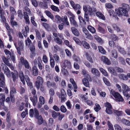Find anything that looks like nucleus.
Wrapping results in <instances>:
<instances>
[{
  "instance_id": "obj_1",
  "label": "nucleus",
  "mask_w": 130,
  "mask_h": 130,
  "mask_svg": "<svg viewBox=\"0 0 130 130\" xmlns=\"http://www.w3.org/2000/svg\"><path fill=\"white\" fill-rule=\"evenodd\" d=\"M115 10L116 13L119 17L122 15L127 17L128 15L127 11L121 7H119L118 9H116Z\"/></svg>"
},
{
  "instance_id": "obj_2",
  "label": "nucleus",
  "mask_w": 130,
  "mask_h": 130,
  "mask_svg": "<svg viewBox=\"0 0 130 130\" xmlns=\"http://www.w3.org/2000/svg\"><path fill=\"white\" fill-rule=\"evenodd\" d=\"M22 64L24 65L25 68L28 69L29 68L30 66L27 60H25L23 57H21L20 58V62H19V67L21 68L22 67Z\"/></svg>"
},
{
  "instance_id": "obj_3",
  "label": "nucleus",
  "mask_w": 130,
  "mask_h": 130,
  "mask_svg": "<svg viewBox=\"0 0 130 130\" xmlns=\"http://www.w3.org/2000/svg\"><path fill=\"white\" fill-rule=\"evenodd\" d=\"M110 93L119 101H123V98L120 94L118 92H115L113 90H111Z\"/></svg>"
},
{
  "instance_id": "obj_4",
  "label": "nucleus",
  "mask_w": 130,
  "mask_h": 130,
  "mask_svg": "<svg viewBox=\"0 0 130 130\" xmlns=\"http://www.w3.org/2000/svg\"><path fill=\"white\" fill-rule=\"evenodd\" d=\"M43 79L40 76H38L36 82L35 86L38 89H39L40 85L42 84L43 83Z\"/></svg>"
},
{
  "instance_id": "obj_5",
  "label": "nucleus",
  "mask_w": 130,
  "mask_h": 130,
  "mask_svg": "<svg viewBox=\"0 0 130 130\" xmlns=\"http://www.w3.org/2000/svg\"><path fill=\"white\" fill-rule=\"evenodd\" d=\"M11 74L13 82H16L19 78V74L18 72L16 70H14L13 72H11Z\"/></svg>"
},
{
  "instance_id": "obj_6",
  "label": "nucleus",
  "mask_w": 130,
  "mask_h": 130,
  "mask_svg": "<svg viewBox=\"0 0 130 130\" xmlns=\"http://www.w3.org/2000/svg\"><path fill=\"white\" fill-rule=\"evenodd\" d=\"M71 64L70 61L65 60L62 62L61 66L62 68H65L67 67L68 68H71Z\"/></svg>"
},
{
  "instance_id": "obj_7",
  "label": "nucleus",
  "mask_w": 130,
  "mask_h": 130,
  "mask_svg": "<svg viewBox=\"0 0 130 130\" xmlns=\"http://www.w3.org/2000/svg\"><path fill=\"white\" fill-rule=\"evenodd\" d=\"M69 14L71 16V17L70 18V20L71 23L75 27L77 26V22L75 20L74 15L70 12H69Z\"/></svg>"
},
{
  "instance_id": "obj_8",
  "label": "nucleus",
  "mask_w": 130,
  "mask_h": 130,
  "mask_svg": "<svg viewBox=\"0 0 130 130\" xmlns=\"http://www.w3.org/2000/svg\"><path fill=\"white\" fill-rule=\"evenodd\" d=\"M3 70L4 73L8 77H9L11 76L10 71L8 67L5 65L4 64Z\"/></svg>"
},
{
  "instance_id": "obj_9",
  "label": "nucleus",
  "mask_w": 130,
  "mask_h": 130,
  "mask_svg": "<svg viewBox=\"0 0 130 130\" xmlns=\"http://www.w3.org/2000/svg\"><path fill=\"white\" fill-rule=\"evenodd\" d=\"M19 46H17L16 44L14 43V45L17 49L18 53L21 54V51L23 49V46L22 45V43L21 42H18Z\"/></svg>"
},
{
  "instance_id": "obj_10",
  "label": "nucleus",
  "mask_w": 130,
  "mask_h": 130,
  "mask_svg": "<svg viewBox=\"0 0 130 130\" xmlns=\"http://www.w3.org/2000/svg\"><path fill=\"white\" fill-rule=\"evenodd\" d=\"M70 3L73 8L75 10L79 9L81 8V7L78 4H75L74 2L72 1H70Z\"/></svg>"
},
{
  "instance_id": "obj_11",
  "label": "nucleus",
  "mask_w": 130,
  "mask_h": 130,
  "mask_svg": "<svg viewBox=\"0 0 130 130\" xmlns=\"http://www.w3.org/2000/svg\"><path fill=\"white\" fill-rule=\"evenodd\" d=\"M107 69L108 71L113 75L116 76H118V74L115 71V69H114L111 67H108Z\"/></svg>"
},
{
  "instance_id": "obj_12",
  "label": "nucleus",
  "mask_w": 130,
  "mask_h": 130,
  "mask_svg": "<svg viewBox=\"0 0 130 130\" xmlns=\"http://www.w3.org/2000/svg\"><path fill=\"white\" fill-rule=\"evenodd\" d=\"M121 85L122 88L123 93L130 91V89L126 84L122 83Z\"/></svg>"
},
{
  "instance_id": "obj_13",
  "label": "nucleus",
  "mask_w": 130,
  "mask_h": 130,
  "mask_svg": "<svg viewBox=\"0 0 130 130\" xmlns=\"http://www.w3.org/2000/svg\"><path fill=\"white\" fill-rule=\"evenodd\" d=\"M101 58L102 60L105 64L107 65H110L111 64L110 60L106 56H102Z\"/></svg>"
},
{
  "instance_id": "obj_14",
  "label": "nucleus",
  "mask_w": 130,
  "mask_h": 130,
  "mask_svg": "<svg viewBox=\"0 0 130 130\" xmlns=\"http://www.w3.org/2000/svg\"><path fill=\"white\" fill-rule=\"evenodd\" d=\"M5 99V95L2 94H0V103L2 106H4V102Z\"/></svg>"
},
{
  "instance_id": "obj_15",
  "label": "nucleus",
  "mask_w": 130,
  "mask_h": 130,
  "mask_svg": "<svg viewBox=\"0 0 130 130\" xmlns=\"http://www.w3.org/2000/svg\"><path fill=\"white\" fill-rule=\"evenodd\" d=\"M96 16L100 19L105 20V18L104 15L101 12L98 11L96 13Z\"/></svg>"
},
{
  "instance_id": "obj_16",
  "label": "nucleus",
  "mask_w": 130,
  "mask_h": 130,
  "mask_svg": "<svg viewBox=\"0 0 130 130\" xmlns=\"http://www.w3.org/2000/svg\"><path fill=\"white\" fill-rule=\"evenodd\" d=\"M19 76L21 81L22 82L23 85H25V83L24 80V77L23 73L22 71H20V72Z\"/></svg>"
},
{
  "instance_id": "obj_17",
  "label": "nucleus",
  "mask_w": 130,
  "mask_h": 130,
  "mask_svg": "<svg viewBox=\"0 0 130 130\" xmlns=\"http://www.w3.org/2000/svg\"><path fill=\"white\" fill-rule=\"evenodd\" d=\"M92 73L95 75L99 76H100V73L98 70L95 68H92L91 69Z\"/></svg>"
},
{
  "instance_id": "obj_18",
  "label": "nucleus",
  "mask_w": 130,
  "mask_h": 130,
  "mask_svg": "<svg viewBox=\"0 0 130 130\" xmlns=\"http://www.w3.org/2000/svg\"><path fill=\"white\" fill-rule=\"evenodd\" d=\"M61 20L63 23L66 24L67 26L69 25V23L68 21V18L66 16L62 17L61 18Z\"/></svg>"
},
{
  "instance_id": "obj_19",
  "label": "nucleus",
  "mask_w": 130,
  "mask_h": 130,
  "mask_svg": "<svg viewBox=\"0 0 130 130\" xmlns=\"http://www.w3.org/2000/svg\"><path fill=\"white\" fill-rule=\"evenodd\" d=\"M121 6L122 7H121L122 8L125 10L127 12L129 11L130 9V7L128 4L123 3L121 4Z\"/></svg>"
},
{
  "instance_id": "obj_20",
  "label": "nucleus",
  "mask_w": 130,
  "mask_h": 130,
  "mask_svg": "<svg viewBox=\"0 0 130 130\" xmlns=\"http://www.w3.org/2000/svg\"><path fill=\"white\" fill-rule=\"evenodd\" d=\"M87 60L90 62L92 63H94L93 60V59L91 55L87 53H86L85 54Z\"/></svg>"
},
{
  "instance_id": "obj_21",
  "label": "nucleus",
  "mask_w": 130,
  "mask_h": 130,
  "mask_svg": "<svg viewBox=\"0 0 130 130\" xmlns=\"http://www.w3.org/2000/svg\"><path fill=\"white\" fill-rule=\"evenodd\" d=\"M73 34L76 36H78L79 33L78 30L74 27H72L71 28Z\"/></svg>"
},
{
  "instance_id": "obj_22",
  "label": "nucleus",
  "mask_w": 130,
  "mask_h": 130,
  "mask_svg": "<svg viewBox=\"0 0 130 130\" xmlns=\"http://www.w3.org/2000/svg\"><path fill=\"white\" fill-rule=\"evenodd\" d=\"M30 100L32 102L33 105L35 106L36 105V103L37 102V99L36 96L35 95L33 97H30Z\"/></svg>"
},
{
  "instance_id": "obj_23",
  "label": "nucleus",
  "mask_w": 130,
  "mask_h": 130,
  "mask_svg": "<svg viewBox=\"0 0 130 130\" xmlns=\"http://www.w3.org/2000/svg\"><path fill=\"white\" fill-rule=\"evenodd\" d=\"M81 43L84 48L87 49H89L90 48L89 44L86 41L84 40L82 41Z\"/></svg>"
},
{
  "instance_id": "obj_24",
  "label": "nucleus",
  "mask_w": 130,
  "mask_h": 130,
  "mask_svg": "<svg viewBox=\"0 0 130 130\" xmlns=\"http://www.w3.org/2000/svg\"><path fill=\"white\" fill-rule=\"evenodd\" d=\"M119 77L120 79L123 80H126L128 79L126 75L123 73H120L119 74Z\"/></svg>"
},
{
  "instance_id": "obj_25",
  "label": "nucleus",
  "mask_w": 130,
  "mask_h": 130,
  "mask_svg": "<svg viewBox=\"0 0 130 130\" xmlns=\"http://www.w3.org/2000/svg\"><path fill=\"white\" fill-rule=\"evenodd\" d=\"M42 63V60L41 58L40 57H39L37 58H36L34 61V63L35 65Z\"/></svg>"
},
{
  "instance_id": "obj_26",
  "label": "nucleus",
  "mask_w": 130,
  "mask_h": 130,
  "mask_svg": "<svg viewBox=\"0 0 130 130\" xmlns=\"http://www.w3.org/2000/svg\"><path fill=\"white\" fill-rule=\"evenodd\" d=\"M60 115L59 112H56L54 111H53L51 112L52 117L54 119H56Z\"/></svg>"
},
{
  "instance_id": "obj_27",
  "label": "nucleus",
  "mask_w": 130,
  "mask_h": 130,
  "mask_svg": "<svg viewBox=\"0 0 130 130\" xmlns=\"http://www.w3.org/2000/svg\"><path fill=\"white\" fill-rule=\"evenodd\" d=\"M54 38V41L56 43L59 45L62 44V42L61 39L59 37Z\"/></svg>"
},
{
  "instance_id": "obj_28",
  "label": "nucleus",
  "mask_w": 130,
  "mask_h": 130,
  "mask_svg": "<svg viewBox=\"0 0 130 130\" xmlns=\"http://www.w3.org/2000/svg\"><path fill=\"white\" fill-rule=\"evenodd\" d=\"M121 121L126 125L128 126H130V122L129 120H127L124 118H123L121 120Z\"/></svg>"
},
{
  "instance_id": "obj_29",
  "label": "nucleus",
  "mask_w": 130,
  "mask_h": 130,
  "mask_svg": "<svg viewBox=\"0 0 130 130\" xmlns=\"http://www.w3.org/2000/svg\"><path fill=\"white\" fill-rule=\"evenodd\" d=\"M83 83L86 87H89V84L88 80L86 78H84L83 79Z\"/></svg>"
},
{
  "instance_id": "obj_30",
  "label": "nucleus",
  "mask_w": 130,
  "mask_h": 130,
  "mask_svg": "<svg viewBox=\"0 0 130 130\" xmlns=\"http://www.w3.org/2000/svg\"><path fill=\"white\" fill-rule=\"evenodd\" d=\"M2 58L4 62L7 65L9 63L8 61L10 59L9 56L8 57V59H7L5 56H2Z\"/></svg>"
},
{
  "instance_id": "obj_31",
  "label": "nucleus",
  "mask_w": 130,
  "mask_h": 130,
  "mask_svg": "<svg viewBox=\"0 0 130 130\" xmlns=\"http://www.w3.org/2000/svg\"><path fill=\"white\" fill-rule=\"evenodd\" d=\"M33 74L35 76L38 75V69L36 67L34 66L32 68Z\"/></svg>"
},
{
  "instance_id": "obj_32",
  "label": "nucleus",
  "mask_w": 130,
  "mask_h": 130,
  "mask_svg": "<svg viewBox=\"0 0 130 130\" xmlns=\"http://www.w3.org/2000/svg\"><path fill=\"white\" fill-rule=\"evenodd\" d=\"M87 28L92 33L94 34L95 32L96 31L95 28L91 26H89Z\"/></svg>"
},
{
  "instance_id": "obj_33",
  "label": "nucleus",
  "mask_w": 130,
  "mask_h": 130,
  "mask_svg": "<svg viewBox=\"0 0 130 130\" xmlns=\"http://www.w3.org/2000/svg\"><path fill=\"white\" fill-rule=\"evenodd\" d=\"M99 69L101 72L104 76L107 77L108 76V73L104 69L102 68H100Z\"/></svg>"
},
{
  "instance_id": "obj_34",
  "label": "nucleus",
  "mask_w": 130,
  "mask_h": 130,
  "mask_svg": "<svg viewBox=\"0 0 130 130\" xmlns=\"http://www.w3.org/2000/svg\"><path fill=\"white\" fill-rule=\"evenodd\" d=\"M36 118L38 120L39 124H41L43 121V119L42 116L41 115L39 116V115Z\"/></svg>"
},
{
  "instance_id": "obj_35",
  "label": "nucleus",
  "mask_w": 130,
  "mask_h": 130,
  "mask_svg": "<svg viewBox=\"0 0 130 130\" xmlns=\"http://www.w3.org/2000/svg\"><path fill=\"white\" fill-rule=\"evenodd\" d=\"M70 81L73 85L74 89H77V85L74 79L73 78H71L70 79Z\"/></svg>"
},
{
  "instance_id": "obj_36",
  "label": "nucleus",
  "mask_w": 130,
  "mask_h": 130,
  "mask_svg": "<svg viewBox=\"0 0 130 130\" xmlns=\"http://www.w3.org/2000/svg\"><path fill=\"white\" fill-rule=\"evenodd\" d=\"M112 57L115 58H117L118 54L117 52L115 50H113L112 51Z\"/></svg>"
},
{
  "instance_id": "obj_37",
  "label": "nucleus",
  "mask_w": 130,
  "mask_h": 130,
  "mask_svg": "<svg viewBox=\"0 0 130 130\" xmlns=\"http://www.w3.org/2000/svg\"><path fill=\"white\" fill-rule=\"evenodd\" d=\"M94 37L95 39L99 43H103V41L97 35H95Z\"/></svg>"
},
{
  "instance_id": "obj_38",
  "label": "nucleus",
  "mask_w": 130,
  "mask_h": 130,
  "mask_svg": "<svg viewBox=\"0 0 130 130\" xmlns=\"http://www.w3.org/2000/svg\"><path fill=\"white\" fill-rule=\"evenodd\" d=\"M45 13L46 15L50 17L52 19H53L54 18L52 14L51 13L48 11H46L45 12Z\"/></svg>"
},
{
  "instance_id": "obj_39",
  "label": "nucleus",
  "mask_w": 130,
  "mask_h": 130,
  "mask_svg": "<svg viewBox=\"0 0 130 130\" xmlns=\"http://www.w3.org/2000/svg\"><path fill=\"white\" fill-rule=\"evenodd\" d=\"M114 126L115 130H123L121 126L118 124H115Z\"/></svg>"
},
{
  "instance_id": "obj_40",
  "label": "nucleus",
  "mask_w": 130,
  "mask_h": 130,
  "mask_svg": "<svg viewBox=\"0 0 130 130\" xmlns=\"http://www.w3.org/2000/svg\"><path fill=\"white\" fill-rule=\"evenodd\" d=\"M43 26L47 30L50 31L51 28L49 25L46 23H44L43 24Z\"/></svg>"
},
{
  "instance_id": "obj_41",
  "label": "nucleus",
  "mask_w": 130,
  "mask_h": 130,
  "mask_svg": "<svg viewBox=\"0 0 130 130\" xmlns=\"http://www.w3.org/2000/svg\"><path fill=\"white\" fill-rule=\"evenodd\" d=\"M51 8L54 11L59 12V9L58 8L54 5H51Z\"/></svg>"
},
{
  "instance_id": "obj_42",
  "label": "nucleus",
  "mask_w": 130,
  "mask_h": 130,
  "mask_svg": "<svg viewBox=\"0 0 130 130\" xmlns=\"http://www.w3.org/2000/svg\"><path fill=\"white\" fill-rule=\"evenodd\" d=\"M98 49L99 51L102 54H106V52L104 48L101 46H98Z\"/></svg>"
},
{
  "instance_id": "obj_43",
  "label": "nucleus",
  "mask_w": 130,
  "mask_h": 130,
  "mask_svg": "<svg viewBox=\"0 0 130 130\" xmlns=\"http://www.w3.org/2000/svg\"><path fill=\"white\" fill-rule=\"evenodd\" d=\"M101 109V107L99 105L96 103L94 107V109L96 112L98 111Z\"/></svg>"
},
{
  "instance_id": "obj_44",
  "label": "nucleus",
  "mask_w": 130,
  "mask_h": 130,
  "mask_svg": "<svg viewBox=\"0 0 130 130\" xmlns=\"http://www.w3.org/2000/svg\"><path fill=\"white\" fill-rule=\"evenodd\" d=\"M73 40L75 42L79 45H81L82 42H81L80 40L76 37H74L73 38Z\"/></svg>"
},
{
  "instance_id": "obj_45",
  "label": "nucleus",
  "mask_w": 130,
  "mask_h": 130,
  "mask_svg": "<svg viewBox=\"0 0 130 130\" xmlns=\"http://www.w3.org/2000/svg\"><path fill=\"white\" fill-rule=\"evenodd\" d=\"M78 19L80 23L82 24H86V22L84 20V19L81 16H79L78 17Z\"/></svg>"
},
{
  "instance_id": "obj_46",
  "label": "nucleus",
  "mask_w": 130,
  "mask_h": 130,
  "mask_svg": "<svg viewBox=\"0 0 130 130\" xmlns=\"http://www.w3.org/2000/svg\"><path fill=\"white\" fill-rule=\"evenodd\" d=\"M42 60L45 63H47L48 61V58L46 55L43 54L42 57Z\"/></svg>"
},
{
  "instance_id": "obj_47",
  "label": "nucleus",
  "mask_w": 130,
  "mask_h": 130,
  "mask_svg": "<svg viewBox=\"0 0 130 130\" xmlns=\"http://www.w3.org/2000/svg\"><path fill=\"white\" fill-rule=\"evenodd\" d=\"M115 71L119 73H122L124 72V71L122 68L119 67H116L115 68Z\"/></svg>"
},
{
  "instance_id": "obj_48",
  "label": "nucleus",
  "mask_w": 130,
  "mask_h": 130,
  "mask_svg": "<svg viewBox=\"0 0 130 130\" xmlns=\"http://www.w3.org/2000/svg\"><path fill=\"white\" fill-rule=\"evenodd\" d=\"M61 111L63 113H65L67 111V109L64 105H61L60 107Z\"/></svg>"
},
{
  "instance_id": "obj_49",
  "label": "nucleus",
  "mask_w": 130,
  "mask_h": 130,
  "mask_svg": "<svg viewBox=\"0 0 130 130\" xmlns=\"http://www.w3.org/2000/svg\"><path fill=\"white\" fill-rule=\"evenodd\" d=\"M103 80L105 84L108 86H110V83L108 80L105 77L103 78Z\"/></svg>"
},
{
  "instance_id": "obj_50",
  "label": "nucleus",
  "mask_w": 130,
  "mask_h": 130,
  "mask_svg": "<svg viewBox=\"0 0 130 130\" xmlns=\"http://www.w3.org/2000/svg\"><path fill=\"white\" fill-rule=\"evenodd\" d=\"M28 110L27 108L25 109V111H23L21 114V116L23 118H24L26 115H28Z\"/></svg>"
},
{
  "instance_id": "obj_51",
  "label": "nucleus",
  "mask_w": 130,
  "mask_h": 130,
  "mask_svg": "<svg viewBox=\"0 0 130 130\" xmlns=\"http://www.w3.org/2000/svg\"><path fill=\"white\" fill-rule=\"evenodd\" d=\"M25 43L26 45L29 46L31 44L32 42L29 38L28 37L27 38V40L25 41Z\"/></svg>"
},
{
  "instance_id": "obj_52",
  "label": "nucleus",
  "mask_w": 130,
  "mask_h": 130,
  "mask_svg": "<svg viewBox=\"0 0 130 130\" xmlns=\"http://www.w3.org/2000/svg\"><path fill=\"white\" fill-rule=\"evenodd\" d=\"M106 7L108 9H112L113 8V6L110 3H106L105 4Z\"/></svg>"
},
{
  "instance_id": "obj_53",
  "label": "nucleus",
  "mask_w": 130,
  "mask_h": 130,
  "mask_svg": "<svg viewBox=\"0 0 130 130\" xmlns=\"http://www.w3.org/2000/svg\"><path fill=\"white\" fill-rule=\"evenodd\" d=\"M0 87L3 89L6 87L5 84V81H0Z\"/></svg>"
},
{
  "instance_id": "obj_54",
  "label": "nucleus",
  "mask_w": 130,
  "mask_h": 130,
  "mask_svg": "<svg viewBox=\"0 0 130 130\" xmlns=\"http://www.w3.org/2000/svg\"><path fill=\"white\" fill-rule=\"evenodd\" d=\"M73 58L75 61L78 62H80V60L79 58L75 55H74L73 56Z\"/></svg>"
},
{
  "instance_id": "obj_55",
  "label": "nucleus",
  "mask_w": 130,
  "mask_h": 130,
  "mask_svg": "<svg viewBox=\"0 0 130 130\" xmlns=\"http://www.w3.org/2000/svg\"><path fill=\"white\" fill-rule=\"evenodd\" d=\"M114 112L118 116H121L123 114V112L121 111L115 110Z\"/></svg>"
},
{
  "instance_id": "obj_56",
  "label": "nucleus",
  "mask_w": 130,
  "mask_h": 130,
  "mask_svg": "<svg viewBox=\"0 0 130 130\" xmlns=\"http://www.w3.org/2000/svg\"><path fill=\"white\" fill-rule=\"evenodd\" d=\"M98 29L99 31L100 32L103 34H105L106 33V31L102 27L100 26H99Z\"/></svg>"
},
{
  "instance_id": "obj_57",
  "label": "nucleus",
  "mask_w": 130,
  "mask_h": 130,
  "mask_svg": "<svg viewBox=\"0 0 130 130\" xmlns=\"http://www.w3.org/2000/svg\"><path fill=\"white\" fill-rule=\"evenodd\" d=\"M88 13L90 15H92L93 13L92 8L89 6H88Z\"/></svg>"
},
{
  "instance_id": "obj_58",
  "label": "nucleus",
  "mask_w": 130,
  "mask_h": 130,
  "mask_svg": "<svg viewBox=\"0 0 130 130\" xmlns=\"http://www.w3.org/2000/svg\"><path fill=\"white\" fill-rule=\"evenodd\" d=\"M16 93L15 89L13 87H12L11 88V91L10 92V95H14Z\"/></svg>"
},
{
  "instance_id": "obj_59",
  "label": "nucleus",
  "mask_w": 130,
  "mask_h": 130,
  "mask_svg": "<svg viewBox=\"0 0 130 130\" xmlns=\"http://www.w3.org/2000/svg\"><path fill=\"white\" fill-rule=\"evenodd\" d=\"M35 17L34 16H33L31 17V23L33 24L34 26H37V24L36 23V22L34 21Z\"/></svg>"
},
{
  "instance_id": "obj_60",
  "label": "nucleus",
  "mask_w": 130,
  "mask_h": 130,
  "mask_svg": "<svg viewBox=\"0 0 130 130\" xmlns=\"http://www.w3.org/2000/svg\"><path fill=\"white\" fill-rule=\"evenodd\" d=\"M35 32H36L37 37L39 39H40L41 38V35L39 31L37 29L35 30Z\"/></svg>"
},
{
  "instance_id": "obj_61",
  "label": "nucleus",
  "mask_w": 130,
  "mask_h": 130,
  "mask_svg": "<svg viewBox=\"0 0 130 130\" xmlns=\"http://www.w3.org/2000/svg\"><path fill=\"white\" fill-rule=\"evenodd\" d=\"M50 65L52 68H54L55 65V62L54 59H50Z\"/></svg>"
},
{
  "instance_id": "obj_62",
  "label": "nucleus",
  "mask_w": 130,
  "mask_h": 130,
  "mask_svg": "<svg viewBox=\"0 0 130 130\" xmlns=\"http://www.w3.org/2000/svg\"><path fill=\"white\" fill-rule=\"evenodd\" d=\"M32 4L35 7H37L38 4L36 0H31Z\"/></svg>"
},
{
  "instance_id": "obj_63",
  "label": "nucleus",
  "mask_w": 130,
  "mask_h": 130,
  "mask_svg": "<svg viewBox=\"0 0 130 130\" xmlns=\"http://www.w3.org/2000/svg\"><path fill=\"white\" fill-rule=\"evenodd\" d=\"M61 20V17L60 16L57 15H56L55 20L57 23H60V22Z\"/></svg>"
},
{
  "instance_id": "obj_64",
  "label": "nucleus",
  "mask_w": 130,
  "mask_h": 130,
  "mask_svg": "<svg viewBox=\"0 0 130 130\" xmlns=\"http://www.w3.org/2000/svg\"><path fill=\"white\" fill-rule=\"evenodd\" d=\"M54 57L56 61L57 62L59 61L60 60L59 57L56 54H55L54 55Z\"/></svg>"
}]
</instances>
